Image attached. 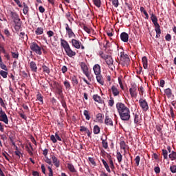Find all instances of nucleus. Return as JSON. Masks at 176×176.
Returning <instances> with one entry per match:
<instances>
[{"label":"nucleus","mask_w":176,"mask_h":176,"mask_svg":"<svg viewBox=\"0 0 176 176\" xmlns=\"http://www.w3.org/2000/svg\"><path fill=\"white\" fill-rule=\"evenodd\" d=\"M117 112L119 113L120 118L122 121H129L131 119L130 109L122 102L116 103Z\"/></svg>","instance_id":"1"},{"label":"nucleus","mask_w":176,"mask_h":176,"mask_svg":"<svg viewBox=\"0 0 176 176\" xmlns=\"http://www.w3.org/2000/svg\"><path fill=\"white\" fill-rule=\"evenodd\" d=\"M8 17H10L15 24V30L19 31L20 30L21 25L19 23L21 21L20 19V15L14 9H9L7 10Z\"/></svg>","instance_id":"2"},{"label":"nucleus","mask_w":176,"mask_h":176,"mask_svg":"<svg viewBox=\"0 0 176 176\" xmlns=\"http://www.w3.org/2000/svg\"><path fill=\"white\" fill-rule=\"evenodd\" d=\"M120 63L123 66H129L130 63L129 55L124 54V52H120Z\"/></svg>","instance_id":"3"},{"label":"nucleus","mask_w":176,"mask_h":176,"mask_svg":"<svg viewBox=\"0 0 176 176\" xmlns=\"http://www.w3.org/2000/svg\"><path fill=\"white\" fill-rule=\"evenodd\" d=\"M79 65H80V67L81 68V69L82 71V73L89 80L90 79V73L89 72L88 65L86 64L85 62L79 63Z\"/></svg>","instance_id":"4"},{"label":"nucleus","mask_w":176,"mask_h":176,"mask_svg":"<svg viewBox=\"0 0 176 176\" xmlns=\"http://www.w3.org/2000/svg\"><path fill=\"white\" fill-rule=\"evenodd\" d=\"M62 46L64 48L67 56L74 57L76 56V52H73V50H71L69 45H63Z\"/></svg>","instance_id":"5"},{"label":"nucleus","mask_w":176,"mask_h":176,"mask_svg":"<svg viewBox=\"0 0 176 176\" xmlns=\"http://www.w3.org/2000/svg\"><path fill=\"white\" fill-rule=\"evenodd\" d=\"M140 107L143 109L144 111H147L148 110V104L146 100L140 98L139 100Z\"/></svg>","instance_id":"6"},{"label":"nucleus","mask_w":176,"mask_h":176,"mask_svg":"<svg viewBox=\"0 0 176 176\" xmlns=\"http://www.w3.org/2000/svg\"><path fill=\"white\" fill-rule=\"evenodd\" d=\"M129 94H131V96L132 98H136L138 96L137 93V85L135 83H133L131 85V87L129 88Z\"/></svg>","instance_id":"7"},{"label":"nucleus","mask_w":176,"mask_h":176,"mask_svg":"<svg viewBox=\"0 0 176 176\" xmlns=\"http://www.w3.org/2000/svg\"><path fill=\"white\" fill-rule=\"evenodd\" d=\"M0 121L3 122V123H6V124H8V119L7 115L5 113V111L2 110L1 108L0 109Z\"/></svg>","instance_id":"8"},{"label":"nucleus","mask_w":176,"mask_h":176,"mask_svg":"<svg viewBox=\"0 0 176 176\" xmlns=\"http://www.w3.org/2000/svg\"><path fill=\"white\" fill-rule=\"evenodd\" d=\"M30 48L32 52H34L38 55L42 54V47H39L38 45H32Z\"/></svg>","instance_id":"9"},{"label":"nucleus","mask_w":176,"mask_h":176,"mask_svg":"<svg viewBox=\"0 0 176 176\" xmlns=\"http://www.w3.org/2000/svg\"><path fill=\"white\" fill-rule=\"evenodd\" d=\"M65 30H66V33L67 34L69 38H74L75 37V33L72 31V29L69 28V25L68 23L65 24Z\"/></svg>","instance_id":"10"},{"label":"nucleus","mask_w":176,"mask_h":176,"mask_svg":"<svg viewBox=\"0 0 176 176\" xmlns=\"http://www.w3.org/2000/svg\"><path fill=\"white\" fill-rule=\"evenodd\" d=\"M104 124H106L108 126H113V120L109 116H106V118H104Z\"/></svg>","instance_id":"11"},{"label":"nucleus","mask_w":176,"mask_h":176,"mask_svg":"<svg viewBox=\"0 0 176 176\" xmlns=\"http://www.w3.org/2000/svg\"><path fill=\"white\" fill-rule=\"evenodd\" d=\"M53 164L55 167L58 168L60 166V162L55 155H51Z\"/></svg>","instance_id":"12"},{"label":"nucleus","mask_w":176,"mask_h":176,"mask_svg":"<svg viewBox=\"0 0 176 176\" xmlns=\"http://www.w3.org/2000/svg\"><path fill=\"white\" fill-rule=\"evenodd\" d=\"M92 98L99 104H104V101L98 94L92 96Z\"/></svg>","instance_id":"13"},{"label":"nucleus","mask_w":176,"mask_h":176,"mask_svg":"<svg viewBox=\"0 0 176 176\" xmlns=\"http://www.w3.org/2000/svg\"><path fill=\"white\" fill-rule=\"evenodd\" d=\"M30 68H31V71L32 72H37L38 67L35 62L32 61L31 63H30Z\"/></svg>","instance_id":"14"},{"label":"nucleus","mask_w":176,"mask_h":176,"mask_svg":"<svg viewBox=\"0 0 176 176\" xmlns=\"http://www.w3.org/2000/svg\"><path fill=\"white\" fill-rule=\"evenodd\" d=\"M151 14V20L153 23V24H154L155 26L156 25H159V23H157V16H156V15H155V14L152 13L150 14Z\"/></svg>","instance_id":"15"},{"label":"nucleus","mask_w":176,"mask_h":176,"mask_svg":"<svg viewBox=\"0 0 176 176\" xmlns=\"http://www.w3.org/2000/svg\"><path fill=\"white\" fill-rule=\"evenodd\" d=\"M151 14V20L153 23V24H154L155 26L156 25H159V23H157V16H156V15H155V14L152 13L150 14Z\"/></svg>","instance_id":"16"},{"label":"nucleus","mask_w":176,"mask_h":176,"mask_svg":"<svg viewBox=\"0 0 176 176\" xmlns=\"http://www.w3.org/2000/svg\"><path fill=\"white\" fill-rule=\"evenodd\" d=\"M111 90L112 91V94L114 96H120V91L117 87H115L114 85H113L112 88H111Z\"/></svg>","instance_id":"17"},{"label":"nucleus","mask_w":176,"mask_h":176,"mask_svg":"<svg viewBox=\"0 0 176 176\" xmlns=\"http://www.w3.org/2000/svg\"><path fill=\"white\" fill-rule=\"evenodd\" d=\"M121 41L122 42H128L129 41V34L126 32H122L120 34Z\"/></svg>","instance_id":"18"},{"label":"nucleus","mask_w":176,"mask_h":176,"mask_svg":"<svg viewBox=\"0 0 176 176\" xmlns=\"http://www.w3.org/2000/svg\"><path fill=\"white\" fill-rule=\"evenodd\" d=\"M95 75L101 74V69L100 65H96L93 68Z\"/></svg>","instance_id":"19"},{"label":"nucleus","mask_w":176,"mask_h":176,"mask_svg":"<svg viewBox=\"0 0 176 176\" xmlns=\"http://www.w3.org/2000/svg\"><path fill=\"white\" fill-rule=\"evenodd\" d=\"M96 76V80L98 83H99L101 85H104V79L102 78L101 74Z\"/></svg>","instance_id":"20"},{"label":"nucleus","mask_w":176,"mask_h":176,"mask_svg":"<svg viewBox=\"0 0 176 176\" xmlns=\"http://www.w3.org/2000/svg\"><path fill=\"white\" fill-rule=\"evenodd\" d=\"M67 168L69 170L70 173H76V170L73 164L67 163Z\"/></svg>","instance_id":"21"},{"label":"nucleus","mask_w":176,"mask_h":176,"mask_svg":"<svg viewBox=\"0 0 176 176\" xmlns=\"http://www.w3.org/2000/svg\"><path fill=\"white\" fill-rule=\"evenodd\" d=\"M120 149L124 151V153H126V148H129V146L126 144V142L124 141H121L120 142Z\"/></svg>","instance_id":"22"},{"label":"nucleus","mask_w":176,"mask_h":176,"mask_svg":"<svg viewBox=\"0 0 176 176\" xmlns=\"http://www.w3.org/2000/svg\"><path fill=\"white\" fill-rule=\"evenodd\" d=\"M155 30L156 32V36L157 38H159L160 36V34H162V30H160V25H157L155 26Z\"/></svg>","instance_id":"23"},{"label":"nucleus","mask_w":176,"mask_h":176,"mask_svg":"<svg viewBox=\"0 0 176 176\" xmlns=\"http://www.w3.org/2000/svg\"><path fill=\"white\" fill-rule=\"evenodd\" d=\"M142 63H143L144 68L146 69L148 68V58L146 56L142 58Z\"/></svg>","instance_id":"24"},{"label":"nucleus","mask_w":176,"mask_h":176,"mask_svg":"<svg viewBox=\"0 0 176 176\" xmlns=\"http://www.w3.org/2000/svg\"><path fill=\"white\" fill-rule=\"evenodd\" d=\"M169 159L170 160V161L173 162L176 160V152H175L174 151H172L171 153L169 154L168 155Z\"/></svg>","instance_id":"25"},{"label":"nucleus","mask_w":176,"mask_h":176,"mask_svg":"<svg viewBox=\"0 0 176 176\" xmlns=\"http://www.w3.org/2000/svg\"><path fill=\"white\" fill-rule=\"evenodd\" d=\"M70 79L73 85H78L79 81H78V79H77V77L76 76H72Z\"/></svg>","instance_id":"26"},{"label":"nucleus","mask_w":176,"mask_h":176,"mask_svg":"<svg viewBox=\"0 0 176 176\" xmlns=\"http://www.w3.org/2000/svg\"><path fill=\"white\" fill-rule=\"evenodd\" d=\"M42 69H43V72H44L45 74H47L48 75L50 74V68L45 65H42Z\"/></svg>","instance_id":"27"},{"label":"nucleus","mask_w":176,"mask_h":176,"mask_svg":"<svg viewBox=\"0 0 176 176\" xmlns=\"http://www.w3.org/2000/svg\"><path fill=\"white\" fill-rule=\"evenodd\" d=\"M102 162L103 164V166L104 167V168H106V170H107L108 173H111V169H110V167L108 165V164L107 163V162L102 159Z\"/></svg>","instance_id":"28"},{"label":"nucleus","mask_w":176,"mask_h":176,"mask_svg":"<svg viewBox=\"0 0 176 176\" xmlns=\"http://www.w3.org/2000/svg\"><path fill=\"white\" fill-rule=\"evenodd\" d=\"M63 85H64L66 90H70L71 89V85L69 83V81L65 80L63 82Z\"/></svg>","instance_id":"29"},{"label":"nucleus","mask_w":176,"mask_h":176,"mask_svg":"<svg viewBox=\"0 0 176 176\" xmlns=\"http://www.w3.org/2000/svg\"><path fill=\"white\" fill-rule=\"evenodd\" d=\"M36 35H42L43 34V28H37L35 30Z\"/></svg>","instance_id":"30"},{"label":"nucleus","mask_w":176,"mask_h":176,"mask_svg":"<svg viewBox=\"0 0 176 176\" xmlns=\"http://www.w3.org/2000/svg\"><path fill=\"white\" fill-rule=\"evenodd\" d=\"M102 140V147L104 148V149H107L108 148V142L107 139L106 140H103L102 138H101Z\"/></svg>","instance_id":"31"},{"label":"nucleus","mask_w":176,"mask_h":176,"mask_svg":"<svg viewBox=\"0 0 176 176\" xmlns=\"http://www.w3.org/2000/svg\"><path fill=\"white\" fill-rule=\"evenodd\" d=\"M108 65H111L113 63V60L111 56L108 57L107 59H104Z\"/></svg>","instance_id":"32"},{"label":"nucleus","mask_w":176,"mask_h":176,"mask_svg":"<svg viewBox=\"0 0 176 176\" xmlns=\"http://www.w3.org/2000/svg\"><path fill=\"white\" fill-rule=\"evenodd\" d=\"M94 134H100V128L98 125H95L94 127Z\"/></svg>","instance_id":"33"},{"label":"nucleus","mask_w":176,"mask_h":176,"mask_svg":"<svg viewBox=\"0 0 176 176\" xmlns=\"http://www.w3.org/2000/svg\"><path fill=\"white\" fill-rule=\"evenodd\" d=\"M162 155L164 157V160H168V153L166 149H162Z\"/></svg>","instance_id":"34"},{"label":"nucleus","mask_w":176,"mask_h":176,"mask_svg":"<svg viewBox=\"0 0 176 176\" xmlns=\"http://www.w3.org/2000/svg\"><path fill=\"white\" fill-rule=\"evenodd\" d=\"M117 160H118V162L120 164L122 162V155L120 152H117L116 155Z\"/></svg>","instance_id":"35"},{"label":"nucleus","mask_w":176,"mask_h":176,"mask_svg":"<svg viewBox=\"0 0 176 176\" xmlns=\"http://www.w3.org/2000/svg\"><path fill=\"white\" fill-rule=\"evenodd\" d=\"M96 8H101V0H92Z\"/></svg>","instance_id":"36"},{"label":"nucleus","mask_w":176,"mask_h":176,"mask_svg":"<svg viewBox=\"0 0 176 176\" xmlns=\"http://www.w3.org/2000/svg\"><path fill=\"white\" fill-rule=\"evenodd\" d=\"M65 16L67 17V19L69 21V23H72V21H74V18H72V16H71L70 12L66 13Z\"/></svg>","instance_id":"37"},{"label":"nucleus","mask_w":176,"mask_h":176,"mask_svg":"<svg viewBox=\"0 0 176 176\" xmlns=\"http://www.w3.org/2000/svg\"><path fill=\"white\" fill-rule=\"evenodd\" d=\"M164 93L166 96H168V98H170V96L173 94V93L171 92V89L170 88L166 89Z\"/></svg>","instance_id":"38"},{"label":"nucleus","mask_w":176,"mask_h":176,"mask_svg":"<svg viewBox=\"0 0 176 176\" xmlns=\"http://www.w3.org/2000/svg\"><path fill=\"white\" fill-rule=\"evenodd\" d=\"M8 73L4 70L0 71V75L3 77V78L6 79L8 77Z\"/></svg>","instance_id":"39"},{"label":"nucleus","mask_w":176,"mask_h":176,"mask_svg":"<svg viewBox=\"0 0 176 176\" xmlns=\"http://www.w3.org/2000/svg\"><path fill=\"white\" fill-rule=\"evenodd\" d=\"M96 119H97L98 122H100V123L103 122V121H102V115L101 113H98L96 115Z\"/></svg>","instance_id":"40"},{"label":"nucleus","mask_w":176,"mask_h":176,"mask_svg":"<svg viewBox=\"0 0 176 176\" xmlns=\"http://www.w3.org/2000/svg\"><path fill=\"white\" fill-rule=\"evenodd\" d=\"M84 31H86L88 34H91L93 32L94 30L91 28H88L87 26L83 27Z\"/></svg>","instance_id":"41"},{"label":"nucleus","mask_w":176,"mask_h":176,"mask_svg":"<svg viewBox=\"0 0 176 176\" xmlns=\"http://www.w3.org/2000/svg\"><path fill=\"white\" fill-rule=\"evenodd\" d=\"M100 55L101 56V58L104 60L107 59L108 58L111 57V56H109L107 54H104L102 52H100Z\"/></svg>","instance_id":"42"},{"label":"nucleus","mask_w":176,"mask_h":176,"mask_svg":"<svg viewBox=\"0 0 176 176\" xmlns=\"http://www.w3.org/2000/svg\"><path fill=\"white\" fill-rule=\"evenodd\" d=\"M84 116L85 117V119H87V120H90V116L89 115V111L87 110H84Z\"/></svg>","instance_id":"43"},{"label":"nucleus","mask_w":176,"mask_h":176,"mask_svg":"<svg viewBox=\"0 0 176 176\" xmlns=\"http://www.w3.org/2000/svg\"><path fill=\"white\" fill-rule=\"evenodd\" d=\"M28 12H30V8L28 6L27 7H23V14H28Z\"/></svg>","instance_id":"44"},{"label":"nucleus","mask_w":176,"mask_h":176,"mask_svg":"<svg viewBox=\"0 0 176 176\" xmlns=\"http://www.w3.org/2000/svg\"><path fill=\"white\" fill-rule=\"evenodd\" d=\"M170 171L172 173H176V165H171L170 166Z\"/></svg>","instance_id":"45"},{"label":"nucleus","mask_w":176,"mask_h":176,"mask_svg":"<svg viewBox=\"0 0 176 176\" xmlns=\"http://www.w3.org/2000/svg\"><path fill=\"white\" fill-rule=\"evenodd\" d=\"M140 161H141V158L140 157V156L139 155L136 156L135 158L136 166H139V164Z\"/></svg>","instance_id":"46"},{"label":"nucleus","mask_w":176,"mask_h":176,"mask_svg":"<svg viewBox=\"0 0 176 176\" xmlns=\"http://www.w3.org/2000/svg\"><path fill=\"white\" fill-rule=\"evenodd\" d=\"M110 1H111L115 8H118V6H119V0H110Z\"/></svg>","instance_id":"47"},{"label":"nucleus","mask_w":176,"mask_h":176,"mask_svg":"<svg viewBox=\"0 0 176 176\" xmlns=\"http://www.w3.org/2000/svg\"><path fill=\"white\" fill-rule=\"evenodd\" d=\"M108 104L109 107H113L114 104L113 98H112L111 96H110V99L108 102Z\"/></svg>","instance_id":"48"},{"label":"nucleus","mask_w":176,"mask_h":176,"mask_svg":"<svg viewBox=\"0 0 176 176\" xmlns=\"http://www.w3.org/2000/svg\"><path fill=\"white\" fill-rule=\"evenodd\" d=\"M89 161L90 162L92 166H97V164L96 163L94 158L89 157Z\"/></svg>","instance_id":"49"},{"label":"nucleus","mask_w":176,"mask_h":176,"mask_svg":"<svg viewBox=\"0 0 176 176\" xmlns=\"http://www.w3.org/2000/svg\"><path fill=\"white\" fill-rule=\"evenodd\" d=\"M4 35L7 36V38H9L10 36V32H9L8 29H4Z\"/></svg>","instance_id":"50"},{"label":"nucleus","mask_w":176,"mask_h":176,"mask_svg":"<svg viewBox=\"0 0 176 176\" xmlns=\"http://www.w3.org/2000/svg\"><path fill=\"white\" fill-rule=\"evenodd\" d=\"M0 104H1V107H3L4 109H6V103L4 102L3 99L1 97H0Z\"/></svg>","instance_id":"51"},{"label":"nucleus","mask_w":176,"mask_h":176,"mask_svg":"<svg viewBox=\"0 0 176 176\" xmlns=\"http://www.w3.org/2000/svg\"><path fill=\"white\" fill-rule=\"evenodd\" d=\"M87 130L89 129L85 126H80V129H79L80 132H86Z\"/></svg>","instance_id":"52"},{"label":"nucleus","mask_w":176,"mask_h":176,"mask_svg":"<svg viewBox=\"0 0 176 176\" xmlns=\"http://www.w3.org/2000/svg\"><path fill=\"white\" fill-rule=\"evenodd\" d=\"M100 49H101V50H102V52H106V51H107V47H108V45H100Z\"/></svg>","instance_id":"53"},{"label":"nucleus","mask_w":176,"mask_h":176,"mask_svg":"<svg viewBox=\"0 0 176 176\" xmlns=\"http://www.w3.org/2000/svg\"><path fill=\"white\" fill-rule=\"evenodd\" d=\"M0 68L3 69L4 71H8V67L3 63H0Z\"/></svg>","instance_id":"54"},{"label":"nucleus","mask_w":176,"mask_h":176,"mask_svg":"<svg viewBox=\"0 0 176 176\" xmlns=\"http://www.w3.org/2000/svg\"><path fill=\"white\" fill-rule=\"evenodd\" d=\"M48 170H50V173L48 174V176H54V170L52 169L51 166H47Z\"/></svg>","instance_id":"55"},{"label":"nucleus","mask_w":176,"mask_h":176,"mask_svg":"<svg viewBox=\"0 0 176 176\" xmlns=\"http://www.w3.org/2000/svg\"><path fill=\"white\" fill-rule=\"evenodd\" d=\"M60 103L62 104V105L64 107V109H65V111H67L68 109H67L66 102L64 100H63L62 102H60Z\"/></svg>","instance_id":"56"},{"label":"nucleus","mask_w":176,"mask_h":176,"mask_svg":"<svg viewBox=\"0 0 176 176\" xmlns=\"http://www.w3.org/2000/svg\"><path fill=\"white\" fill-rule=\"evenodd\" d=\"M139 122V115L135 114L134 115V123L138 124Z\"/></svg>","instance_id":"57"},{"label":"nucleus","mask_w":176,"mask_h":176,"mask_svg":"<svg viewBox=\"0 0 176 176\" xmlns=\"http://www.w3.org/2000/svg\"><path fill=\"white\" fill-rule=\"evenodd\" d=\"M109 164H110V168L113 170L115 168L113 160L111 158L109 159Z\"/></svg>","instance_id":"58"},{"label":"nucleus","mask_w":176,"mask_h":176,"mask_svg":"<svg viewBox=\"0 0 176 176\" xmlns=\"http://www.w3.org/2000/svg\"><path fill=\"white\" fill-rule=\"evenodd\" d=\"M154 172L156 173V174H160L161 172V169L160 166H156L154 168Z\"/></svg>","instance_id":"59"},{"label":"nucleus","mask_w":176,"mask_h":176,"mask_svg":"<svg viewBox=\"0 0 176 176\" xmlns=\"http://www.w3.org/2000/svg\"><path fill=\"white\" fill-rule=\"evenodd\" d=\"M45 162L47 164H48L51 165L52 166H53V164H52L51 159L48 158V157H45Z\"/></svg>","instance_id":"60"},{"label":"nucleus","mask_w":176,"mask_h":176,"mask_svg":"<svg viewBox=\"0 0 176 176\" xmlns=\"http://www.w3.org/2000/svg\"><path fill=\"white\" fill-rule=\"evenodd\" d=\"M19 114L21 118L26 120L27 117H26L25 114H24V112H19Z\"/></svg>","instance_id":"61"},{"label":"nucleus","mask_w":176,"mask_h":176,"mask_svg":"<svg viewBox=\"0 0 176 176\" xmlns=\"http://www.w3.org/2000/svg\"><path fill=\"white\" fill-rule=\"evenodd\" d=\"M25 148L27 149V151H28V154L32 156L33 153H32V150L30 149V148L29 147V146H26Z\"/></svg>","instance_id":"62"},{"label":"nucleus","mask_w":176,"mask_h":176,"mask_svg":"<svg viewBox=\"0 0 176 176\" xmlns=\"http://www.w3.org/2000/svg\"><path fill=\"white\" fill-rule=\"evenodd\" d=\"M50 139L54 144H56L57 142V140L56 139V137L54 135H52Z\"/></svg>","instance_id":"63"},{"label":"nucleus","mask_w":176,"mask_h":176,"mask_svg":"<svg viewBox=\"0 0 176 176\" xmlns=\"http://www.w3.org/2000/svg\"><path fill=\"white\" fill-rule=\"evenodd\" d=\"M37 100L40 101V102H43V97H42V95L41 94H38L37 95Z\"/></svg>","instance_id":"64"}]
</instances>
